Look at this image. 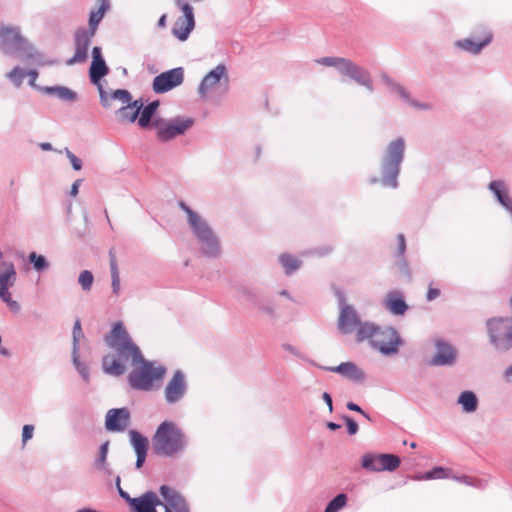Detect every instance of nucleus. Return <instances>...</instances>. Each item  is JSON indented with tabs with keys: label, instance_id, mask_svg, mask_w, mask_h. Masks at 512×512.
<instances>
[{
	"label": "nucleus",
	"instance_id": "obj_61",
	"mask_svg": "<svg viewBox=\"0 0 512 512\" xmlns=\"http://www.w3.org/2000/svg\"><path fill=\"white\" fill-rule=\"evenodd\" d=\"M80 183H81V180H76L72 184L71 190H70V195L71 196H76L78 194Z\"/></svg>",
	"mask_w": 512,
	"mask_h": 512
},
{
	"label": "nucleus",
	"instance_id": "obj_19",
	"mask_svg": "<svg viewBox=\"0 0 512 512\" xmlns=\"http://www.w3.org/2000/svg\"><path fill=\"white\" fill-rule=\"evenodd\" d=\"M341 75L347 76L357 84L365 87L369 92L374 91L373 82L369 72L363 67L347 59L342 69Z\"/></svg>",
	"mask_w": 512,
	"mask_h": 512
},
{
	"label": "nucleus",
	"instance_id": "obj_64",
	"mask_svg": "<svg viewBox=\"0 0 512 512\" xmlns=\"http://www.w3.org/2000/svg\"><path fill=\"white\" fill-rule=\"evenodd\" d=\"M504 376L508 382H512V365L505 370Z\"/></svg>",
	"mask_w": 512,
	"mask_h": 512
},
{
	"label": "nucleus",
	"instance_id": "obj_48",
	"mask_svg": "<svg viewBox=\"0 0 512 512\" xmlns=\"http://www.w3.org/2000/svg\"><path fill=\"white\" fill-rule=\"evenodd\" d=\"M67 158L69 159L74 170L78 171L82 168V161L75 154H73L68 148L64 149Z\"/></svg>",
	"mask_w": 512,
	"mask_h": 512
},
{
	"label": "nucleus",
	"instance_id": "obj_22",
	"mask_svg": "<svg viewBox=\"0 0 512 512\" xmlns=\"http://www.w3.org/2000/svg\"><path fill=\"white\" fill-rule=\"evenodd\" d=\"M109 72L105 60L102 57L101 48L96 46L92 49V63L90 66L89 77L94 85L101 84V79Z\"/></svg>",
	"mask_w": 512,
	"mask_h": 512
},
{
	"label": "nucleus",
	"instance_id": "obj_59",
	"mask_svg": "<svg viewBox=\"0 0 512 512\" xmlns=\"http://www.w3.org/2000/svg\"><path fill=\"white\" fill-rule=\"evenodd\" d=\"M439 294H440V291L438 289L429 288L426 298L428 301H432V300L436 299L439 296Z\"/></svg>",
	"mask_w": 512,
	"mask_h": 512
},
{
	"label": "nucleus",
	"instance_id": "obj_45",
	"mask_svg": "<svg viewBox=\"0 0 512 512\" xmlns=\"http://www.w3.org/2000/svg\"><path fill=\"white\" fill-rule=\"evenodd\" d=\"M83 336L81 323L79 320H77L74 323L73 326V332H72V351H79V340Z\"/></svg>",
	"mask_w": 512,
	"mask_h": 512
},
{
	"label": "nucleus",
	"instance_id": "obj_41",
	"mask_svg": "<svg viewBox=\"0 0 512 512\" xmlns=\"http://www.w3.org/2000/svg\"><path fill=\"white\" fill-rule=\"evenodd\" d=\"M448 477L447 470L443 467H435L431 471L416 477L417 480L444 479Z\"/></svg>",
	"mask_w": 512,
	"mask_h": 512
},
{
	"label": "nucleus",
	"instance_id": "obj_21",
	"mask_svg": "<svg viewBox=\"0 0 512 512\" xmlns=\"http://www.w3.org/2000/svg\"><path fill=\"white\" fill-rule=\"evenodd\" d=\"M381 78L391 92L397 93L405 102H407L413 108L420 111H430L433 109V105L431 103L420 102L411 98L410 94L406 91V89L401 84L391 79L388 75L383 74Z\"/></svg>",
	"mask_w": 512,
	"mask_h": 512
},
{
	"label": "nucleus",
	"instance_id": "obj_53",
	"mask_svg": "<svg viewBox=\"0 0 512 512\" xmlns=\"http://www.w3.org/2000/svg\"><path fill=\"white\" fill-rule=\"evenodd\" d=\"M120 481H121L120 477L118 476L116 478V486H117L119 495H120L121 498H123L129 504V506H131V504L133 503L134 498H132L126 491H124L121 488Z\"/></svg>",
	"mask_w": 512,
	"mask_h": 512
},
{
	"label": "nucleus",
	"instance_id": "obj_6",
	"mask_svg": "<svg viewBox=\"0 0 512 512\" xmlns=\"http://www.w3.org/2000/svg\"><path fill=\"white\" fill-rule=\"evenodd\" d=\"M131 367L133 369L128 375L129 385L135 390L145 392L157 388L167 371L165 366L146 360L143 356L138 364Z\"/></svg>",
	"mask_w": 512,
	"mask_h": 512
},
{
	"label": "nucleus",
	"instance_id": "obj_28",
	"mask_svg": "<svg viewBox=\"0 0 512 512\" xmlns=\"http://www.w3.org/2000/svg\"><path fill=\"white\" fill-rule=\"evenodd\" d=\"M242 293L246 297V299L250 301L251 304L255 306L260 312L266 314L271 318L277 317V308L276 304L273 301L258 299L256 295L247 288H243Z\"/></svg>",
	"mask_w": 512,
	"mask_h": 512
},
{
	"label": "nucleus",
	"instance_id": "obj_17",
	"mask_svg": "<svg viewBox=\"0 0 512 512\" xmlns=\"http://www.w3.org/2000/svg\"><path fill=\"white\" fill-rule=\"evenodd\" d=\"M130 424V412L127 408L108 410L105 418V428L110 432H123Z\"/></svg>",
	"mask_w": 512,
	"mask_h": 512
},
{
	"label": "nucleus",
	"instance_id": "obj_12",
	"mask_svg": "<svg viewBox=\"0 0 512 512\" xmlns=\"http://www.w3.org/2000/svg\"><path fill=\"white\" fill-rule=\"evenodd\" d=\"M187 390L186 376L181 370H177L165 386L164 399L169 405L176 404L185 397Z\"/></svg>",
	"mask_w": 512,
	"mask_h": 512
},
{
	"label": "nucleus",
	"instance_id": "obj_58",
	"mask_svg": "<svg viewBox=\"0 0 512 512\" xmlns=\"http://www.w3.org/2000/svg\"><path fill=\"white\" fill-rule=\"evenodd\" d=\"M333 248L332 246L330 245H327V246H324L322 248H319V249H316L315 250V253L318 255V256H325V255H328L332 252Z\"/></svg>",
	"mask_w": 512,
	"mask_h": 512
},
{
	"label": "nucleus",
	"instance_id": "obj_33",
	"mask_svg": "<svg viewBox=\"0 0 512 512\" xmlns=\"http://www.w3.org/2000/svg\"><path fill=\"white\" fill-rule=\"evenodd\" d=\"M457 403L461 405L463 412L473 413L477 410L479 402L474 392L466 390L460 393Z\"/></svg>",
	"mask_w": 512,
	"mask_h": 512
},
{
	"label": "nucleus",
	"instance_id": "obj_2",
	"mask_svg": "<svg viewBox=\"0 0 512 512\" xmlns=\"http://www.w3.org/2000/svg\"><path fill=\"white\" fill-rule=\"evenodd\" d=\"M0 51L24 62L45 65L43 55L22 35L19 26H0Z\"/></svg>",
	"mask_w": 512,
	"mask_h": 512
},
{
	"label": "nucleus",
	"instance_id": "obj_35",
	"mask_svg": "<svg viewBox=\"0 0 512 512\" xmlns=\"http://www.w3.org/2000/svg\"><path fill=\"white\" fill-rule=\"evenodd\" d=\"M28 262L33 265V269L37 272H43L50 266L48 260L36 252H31L28 255Z\"/></svg>",
	"mask_w": 512,
	"mask_h": 512
},
{
	"label": "nucleus",
	"instance_id": "obj_52",
	"mask_svg": "<svg viewBox=\"0 0 512 512\" xmlns=\"http://www.w3.org/2000/svg\"><path fill=\"white\" fill-rule=\"evenodd\" d=\"M347 425V431L349 435H355L358 432V424L349 416L343 417Z\"/></svg>",
	"mask_w": 512,
	"mask_h": 512
},
{
	"label": "nucleus",
	"instance_id": "obj_44",
	"mask_svg": "<svg viewBox=\"0 0 512 512\" xmlns=\"http://www.w3.org/2000/svg\"><path fill=\"white\" fill-rule=\"evenodd\" d=\"M109 449V441H106L100 446L98 457L95 461V465L98 469H105L106 467V459Z\"/></svg>",
	"mask_w": 512,
	"mask_h": 512
},
{
	"label": "nucleus",
	"instance_id": "obj_57",
	"mask_svg": "<svg viewBox=\"0 0 512 512\" xmlns=\"http://www.w3.org/2000/svg\"><path fill=\"white\" fill-rule=\"evenodd\" d=\"M26 76L29 77V85L31 87H36L35 82L38 78V72L36 70H29L27 71Z\"/></svg>",
	"mask_w": 512,
	"mask_h": 512
},
{
	"label": "nucleus",
	"instance_id": "obj_4",
	"mask_svg": "<svg viewBox=\"0 0 512 512\" xmlns=\"http://www.w3.org/2000/svg\"><path fill=\"white\" fill-rule=\"evenodd\" d=\"M179 206L187 214L189 227L197 239L201 253L209 258H217L221 253L220 242L207 221L184 202H180Z\"/></svg>",
	"mask_w": 512,
	"mask_h": 512
},
{
	"label": "nucleus",
	"instance_id": "obj_23",
	"mask_svg": "<svg viewBox=\"0 0 512 512\" xmlns=\"http://www.w3.org/2000/svg\"><path fill=\"white\" fill-rule=\"evenodd\" d=\"M318 368L338 373L356 383H362L366 377L364 371L353 362H343L335 367H323L320 365Z\"/></svg>",
	"mask_w": 512,
	"mask_h": 512
},
{
	"label": "nucleus",
	"instance_id": "obj_37",
	"mask_svg": "<svg viewBox=\"0 0 512 512\" xmlns=\"http://www.w3.org/2000/svg\"><path fill=\"white\" fill-rule=\"evenodd\" d=\"M27 71L20 66H15L10 72L6 74V78L15 86L20 87L26 77Z\"/></svg>",
	"mask_w": 512,
	"mask_h": 512
},
{
	"label": "nucleus",
	"instance_id": "obj_7",
	"mask_svg": "<svg viewBox=\"0 0 512 512\" xmlns=\"http://www.w3.org/2000/svg\"><path fill=\"white\" fill-rule=\"evenodd\" d=\"M489 342L496 351L506 352L512 348V318L493 317L486 321Z\"/></svg>",
	"mask_w": 512,
	"mask_h": 512
},
{
	"label": "nucleus",
	"instance_id": "obj_40",
	"mask_svg": "<svg viewBox=\"0 0 512 512\" xmlns=\"http://www.w3.org/2000/svg\"><path fill=\"white\" fill-rule=\"evenodd\" d=\"M346 503V494L340 493L327 504L325 512H339L342 508L345 507Z\"/></svg>",
	"mask_w": 512,
	"mask_h": 512
},
{
	"label": "nucleus",
	"instance_id": "obj_46",
	"mask_svg": "<svg viewBox=\"0 0 512 512\" xmlns=\"http://www.w3.org/2000/svg\"><path fill=\"white\" fill-rule=\"evenodd\" d=\"M111 98L119 100L123 106L132 101L130 92L126 89H117L111 93Z\"/></svg>",
	"mask_w": 512,
	"mask_h": 512
},
{
	"label": "nucleus",
	"instance_id": "obj_10",
	"mask_svg": "<svg viewBox=\"0 0 512 512\" xmlns=\"http://www.w3.org/2000/svg\"><path fill=\"white\" fill-rule=\"evenodd\" d=\"M229 73L226 65L220 63L209 71L198 86V94L201 99H207L210 94L220 88L226 89L229 85Z\"/></svg>",
	"mask_w": 512,
	"mask_h": 512
},
{
	"label": "nucleus",
	"instance_id": "obj_43",
	"mask_svg": "<svg viewBox=\"0 0 512 512\" xmlns=\"http://www.w3.org/2000/svg\"><path fill=\"white\" fill-rule=\"evenodd\" d=\"M154 114L155 112L143 105V108L141 109L138 117V125L141 128H147L148 126L152 125Z\"/></svg>",
	"mask_w": 512,
	"mask_h": 512
},
{
	"label": "nucleus",
	"instance_id": "obj_51",
	"mask_svg": "<svg viewBox=\"0 0 512 512\" xmlns=\"http://www.w3.org/2000/svg\"><path fill=\"white\" fill-rule=\"evenodd\" d=\"M34 426L26 424L22 429V445L25 446L26 442L33 437Z\"/></svg>",
	"mask_w": 512,
	"mask_h": 512
},
{
	"label": "nucleus",
	"instance_id": "obj_36",
	"mask_svg": "<svg viewBox=\"0 0 512 512\" xmlns=\"http://www.w3.org/2000/svg\"><path fill=\"white\" fill-rule=\"evenodd\" d=\"M346 60H347V58H343V57H322V58L316 59L315 62L320 65L327 66V67H334L341 74Z\"/></svg>",
	"mask_w": 512,
	"mask_h": 512
},
{
	"label": "nucleus",
	"instance_id": "obj_27",
	"mask_svg": "<svg viewBox=\"0 0 512 512\" xmlns=\"http://www.w3.org/2000/svg\"><path fill=\"white\" fill-rule=\"evenodd\" d=\"M383 304L390 313L397 316L403 315L408 309L403 294L397 290L387 293L383 300Z\"/></svg>",
	"mask_w": 512,
	"mask_h": 512
},
{
	"label": "nucleus",
	"instance_id": "obj_42",
	"mask_svg": "<svg viewBox=\"0 0 512 512\" xmlns=\"http://www.w3.org/2000/svg\"><path fill=\"white\" fill-rule=\"evenodd\" d=\"M94 282V276L91 271L83 270L78 276V283L82 290L87 292L90 291Z\"/></svg>",
	"mask_w": 512,
	"mask_h": 512
},
{
	"label": "nucleus",
	"instance_id": "obj_1",
	"mask_svg": "<svg viewBox=\"0 0 512 512\" xmlns=\"http://www.w3.org/2000/svg\"><path fill=\"white\" fill-rule=\"evenodd\" d=\"M104 341L110 352L103 356L102 369L104 373L122 376L128 365H136L142 360V352L133 341L121 321L115 322L111 331L105 335Z\"/></svg>",
	"mask_w": 512,
	"mask_h": 512
},
{
	"label": "nucleus",
	"instance_id": "obj_30",
	"mask_svg": "<svg viewBox=\"0 0 512 512\" xmlns=\"http://www.w3.org/2000/svg\"><path fill=\"white\" fill-rule=\"evenodd\" d=\"M491 40L492 35L490 33H487L482 40H474L471 38L457 40L455 42V46L468 53L477 55L483 50L484 47H486L491 42Z\"/></svg>",
	"mask_w": 512,
	"mask_h": 512
},
{
	"label": "nucleus",
	"instance_id": "obj_25",
	"mask_svg": "<svg viewBox=\"0 0 512 512\" xmlns=\"http://www.w3.org/2000/svg\"><path fill=\"white\" fill-rule=\"evenodd\" d=\"M129 437L137 457L135 466L137 469H140L146 460L149 445L148 439L136 430H130Z\"/></svg>",
	"mask_w": 512,
	"mask_h": 512
},
{
	"label": "nucleus",
	"instance_id": "obj_34",
	"mask_svg": "<svg viewBox=\"0 0 512 512\" xmlns=\"http://www.w3.org/2000/svg\"><path fill=\"white\" fill-rule=\"evenodd\" d=\"M279 262L281 263L282 267L284 268L286 275H291L296 270H298L301 266V261L298 260L296 257L284 253L279 256Z\"/></svg>",
	"mask_w": 512,
	"mask_h": 512
},
{
	"label": "nucleus",
	"instance_id": "obj_26",
	"mask_svg": "<svg viewBox=\"0 0 512 512\" xmlns=\"http://www.w3.org/2000/svg\"><path fill=\"white\" fill-rule=\"evenodd\" d=\"M370 458H367L364 464V469L372 471V472H382V471H395L401 463V460L398 456L393 454H378V461L380 463L379 467H373L368 462Z\"/></svg>",
	"mask_w": 512,
	"mask_h": 512
},
{
	"label": "nucleus",
	"instance_id": "obj_60",
	"mask_svg": "<svg viewBox=\"0 0 512 512\" xmlns=\"http://www.w3.org/2000/svg\"><path fill=\"white\" fill-rule=\"evenodd\" d=\"M322 398H323L324 402L327 404L329 412L331 413L333 411V402H332L331 395L327 392H324L322 395Z\"/></svg>",
	"mask_w": 512,
	"mask_h": 512
},
{
	"label": "nucleus",
	"instance_id": "obj_24",
	"mask_svg": "<svg viewBox=\"0 0 512 512\" xmlns=\"http://www.w3.org/2000/svg\"><path fill=\"white\" fill-rule=\"evenodd\" d=\"M405 140L403 137H397L390 141L386 146L381 161L402 164L405 156Z\"/></svg>",
	"mask_w": 512,
	"mask_h": 512
},
{
	"label": "nucleus",
	"instance_id": "obj_49",
	"mask_svg": "<svg viewBox=\"0 0 512 512\" xmlns=\"http://www.w3.org/2000/svg\"><path fill=\"white\" fill-rule=\"evenodd\" d=\"M98 86V90H99V95H100V101H101V104L108 108L110 107L111 105V94H108L104 89H103V86L101 84L97 85Z\"/></svg>",
	"mask_w": 512,
	"mask_h": 512
},
{
	"label": "nucleus",
	"instance_id": "obj_54",
	"mask_svg": "<svg viewBox=\"0 0 512 512\" xmlns=\"http://www.w3.org/2000/svg\"><path fill=\"white\" fill-rule=\"evenodd\" d=\"M367 458H370V460L368 461L370 463V465H372L373 467H377V466L379 467L380 463L378 461H376V459H378V454L375 455V454L367 453L362 457V460H361V466L363 468H364V464H365V461Z\"/></svg>",
	"mask_w": 512,
	"mask_h": 512
},
{
	"label": "nucleus",
	"instance_id": "obj_50",
	"mask_svg": "<svg viewBox=\"0 0 512 512\" xmlns=\"http://www.w3.org/2000/svg\"><path fill=\"white\" fill-rule=\"evenodd\" d=\"M397 240H398V256L399 258H401V261L403 262V266L405 267L406 264L404 262V253H405V250H406V241H405V237L403 234H399L397 236Z\"/></svg>",
	"mask_w": 512,
	"mask_h": 512
},
{
	"label": "nucleus",
	"instance_id": "obj_20",
	"mask_svg": "<svg viewBox=\"0 0 512 512\" xmlns=\"http://www.w3.org/2000/svg\"><path fill=\"white\" fill-rule=\"evenodd\" d=\"M401 165L402 164L381 161V178L378 179L376 177H372L369 182L371 184H375L379 181L384 187L396 189L398 187V177L401 171Z\"/></svg>",
	"mask_w": 512,
	"mask_h": 512
},
{
	"label": "nucleus",
	"instance_id": "obj_39",
	"mask_svg": "<svg viewBox=\"0 0 512 512\" xmlns=\"http://www.w3.org/2000/svg\"><path fill=\"white\" fill-rule=\"evenodd\" d=\"M111 270V288L114 295H119L121 289V281L118 266L115 260L110 263Z\"/></svg>",
	"mask_w": 512,
	"mask_h": 512
},
{
	"label": "nucleus",
	"instance_id": "obj_18",
	"mask_svg": "<svg viewBox=\"0 0 512 512\" xmlns=\"http://www.w3.org/2000/svg\"><path fill=\"white\" fill-rule=\"evenodd\" d=\"M436 352L432 357L430 363L433 366H450L456 361L457 351L447 341L443 339L435 340Z\"/></svg>",
	"mask_w": 512,
	"mask_h": 512
},
{
	"label": "nucleus",
	"instance_id": "obj_38",
	"mask_svg": "<svg viewBox=\"0 0 512 512\" xmlns=\"http://www.w3.org/2000/svg\"><path fill=\"white\" fill-rule=\"evenodd\" d=\"M72 361H73V364H74L76 370L81 375L83 380L85 382H89V379H90L89 368L86 363L80 361L79 351H72Z\"/></svg>",
	"mask_w": 512,
	"mask_h": 512
},
{
	"label": "nucleus",
	"instance_id": "obj_13",
	"mask_svg": "<svg viewBox=\"0 0 512 512\" xmlns=\"http://www.w3.org/2000/svg\"><path fill=\"white\" fill-rule=\"evenodd\" d=\"M96 33L86 28H78L74 34V55L67 60L68 65L83 63L88 58V49Z\"/></svg>",
	"mask_w": 512,
	"mask_h": 512
},
{
	"label": "nucleus",
	"instance_id": "obj_9",
	"mask_svg": "<svg viewBox=\"0 0 512 512\" xmlns=\"http://www.w3.org/2000/svg\"><path fill=\"white\" fill-rule=\"evenodd\" d=\"M339 301V317L338 329L342 334H352L356 332L357 340L359 341V331L369 321H361L357 310L345 300L342 293L338 294Z\"/></svg>",
	"mask_w": 512,
	"mask_h": 512
},
{
	"label": "nucleus",
	"instance_id": "obj_47",
	"mask_svg": "<svg viewBox=\"0 0 512 512\" xmlns=\"http://www.w3.org/2000/svg\"><path fill=\"white\" fill-rule=\"evenodd\" d=\"M283 349L287 352H289L290 354L306 361L307 363L311 364V365H314L316 367L320 366L319 364H317L316 362H314L313 360L309 359L307 356H305L303 353H301L296 347L290 345V344H283Z\"/></svg>",
	"mask_w": 512,
	"mask_h": 512
},
{
	"label": "nucleus",
	"instance_id": "obj_31",
	"mask_svg": "<svg viewBox=\"0 0 512 512\" xmlns=\"http://www.w3.org/2000/svg\"><path fill=\"white\" fill-rule=\"evenodd\" d=\"M40 90L44 94L56 96L58 99L69 103H73L78 99V94L66 86H45L41 87Z\"/></svg>",
	"mask_w": 512,
	"mask_h": 512
},
{
	"label": "nucleus",
	"instance_id": "obj_11",
	"mask_svg": "<svg viewBox=\"0 0 512 512\" xmlns=\"http://www.w3.org/2000/svg\"><path fill=\"white\" fill-rule=\"evenodd\" d=\"M174 1L183 15L176 20L172 33L180 41H185L195 27L193 7L186 0Z\"/></svg>",
	"mask_w": 512,
	"mask_h": 512
},
{
	"label": "nucleus",
	"instance_id": "obj_14",
	"mask_svg": "<svg viewBox=\"0 0 512 512\" xmlns=\"http://www.w3.org/2000/svg\"><path fill=\"white\" fill-rule=\"evenodd\" d=\"M183 81L184 70L182 67H177L156 76L153 80L152 88L155 93H166L181 85Z\"/></svg>",
	"mask_w": 512,
	"mask_h": 512
},
{
	"label": "nucleus",
	"instance_id": "obj_56",
	"mask_svg": "<svg viewBox=\"0 0 512 512\" xmlns=\"http://www.w3.org/2000/svg\"><path fill=\"white\" fill-rule=\"evenodd\" d=\"M453 479H455L456 481H459V482H463L469 486H477L478 483H480V481H476L473 478L468 477V476H461V477L454 476Z\"/></svg>",
	"mask_w": 512,
	"mask_h": 512
},
{
	"label": "nucleus",
	"instance_id": "obj_15",
	"mask_svg": "<svg viewBox=\"0 0 512 512\" xmlns=\"http://www.w3.org/2000/svg\"><path fill=\"white\" fill-rule=\"evenodd\" d=\"M159 492L163 498L162 506L165 507V512H190L185 497L175 488L162 485Z\"/></svg>",
	"mask_w": 512,
	"mask_h": 512
},
{
	"label": "nucleus",
	"instance_id": "obj_5",
	"mask_svg": "<svg viewBox=\"0 0 512 512\" xmlns=\"http://www.w3.org/2000/svg\"><path fill=\"white\" fill-rule=\"evenodd\" d=\"M369 340L372 348L384 356L396 355L402 345V339L395 328L380 327L374 323H366L359 331V342Z\"/></svg>",
	"mask_w": 512,
	"mask_h": 512
},
{
	"label": "nucleus",
	"instance_id": "obj_3",
	"mask_svg": "<svg viewBox=\"0 0 512 512\" xmlns=\"http://www.w3.org/2000/svg\"><path fill=\"white\" fill-rule=\"evenodd\" d=\"M187 444V437L182 429L176 423L168 420L158 426L152 438L154 453L165 457H173L182 453Z\"/></svg>",
	"mask_w": 512,
	"mask_h": 512
},
{
	"label": "nucleus",
	"instance_id": "obj_8",
	"mask_svg": "<svg viewBox=\"0 0 512 512\" xmlns=\"http://www.w3.org/2000/svg\"><path fill=\"white\" fill-rule=\"evenodd\" d=\"M194 124L190 117H174L171 119L155 118L152 126L156 129L157 138L163 142L185 134Z\"/></svg>",
	"mask_w": 512,
	"mask_h": 512
},
{
	"label": "nucleus",
	"instance_id": "obj_29",
	"mask_svg": "<svg viewBox=\"0 0 512 512\" xmlns=\"http://www.w3.org/2000/svg\"><path fill=\"white\" fill-rule=\"evenodd\" d=\"M142 108H143L142 99H137V100L131 101V102L127 103L126 105L122 106L120 109H118V111H117L118 120L120 122L133 123L138 119Z\"/></svg>",
	"mask_w": 512,
	"mask_h": 512
},
{
	"label": "nucleus",
	"instance_id": "obj_16",
	"mask_svg": "<svg viewBox=\"0 0 512 512\" xmlns=\"http://www.w3.org/2000/svg\"><path fill=\"white\" fill-rule=\"evenodd\" d=\"M17 272L15 266L0 273V299L14 313H18L21 306L18 301L13 300L9 289L16 283Z\"/></svg>",
	"mask_w": 512,
	"mask_h": 512
},
{
	"label": "nucleus",
	"instance_id": "obj_62",
	"mask_svg": "<svg viewBox=\"0 0 512 512\" xmlns=\"http://www.w3.org/2000/svg\"><path fill=\"white\" fill-rule=\"evenodd\" d=\"M346 406L351 411H356L358 413L362 412V408L359 405H357V404H355L353 402H348Z\"/></svg>",
	"mask_w": 512,
	"mask_h": 512
},
{
	"label": "nucleus",
	"instance_id": "obj_55",
	"mask_svg": "<svg viewBox=\"0 0 512 512\" xmlns=\"http://www.w3.org/2000/svg\"><path fill=\"white\" fill-rule=\"evenodd\" d=\"M14 266L13 262L11 261H6L4 259V254L3 252L0 250V273H2L3 271H6L10 268H12Z\"/></svg>",
	"mask_w": 512,
	"mask_h": 512
},
{
	"label": "nucleus",
	"instance_id": "obj_32",
	"mask_svg": "<svg viewBox=\"0 0 512 512\" xmlns=\"http://www.w3.org/2000/svg\"><path fill=\"white\" fill-rule=\"evenodd\" d=\"M99 7L90 12L89 16V27L86 28L94 33H96L97 28L101 20L103 19L106 11L109 9L110 4L109 0H97Z\"/></svg>",
	"mask_w": 512,
	"mask_h": 512
},
{
	"label": "nucleus",
	"instance_id": "obj_63",
	"mask_svg": "<svg viewBox=\"0 0 512 512\" xmlns=\"http://www.w3.org/2000/svg\"><path fill=\"white\" fill-rule=\"evenodd\" d=\"M159 104H160L159 101L155 100V101H152V102L148 103L146 105V107L150 108L153 112L156 113V111H157V109L159 107Z\"/></svg>",
	"mask_w": 512,
	"mask_h": 512
}]
</instances>
